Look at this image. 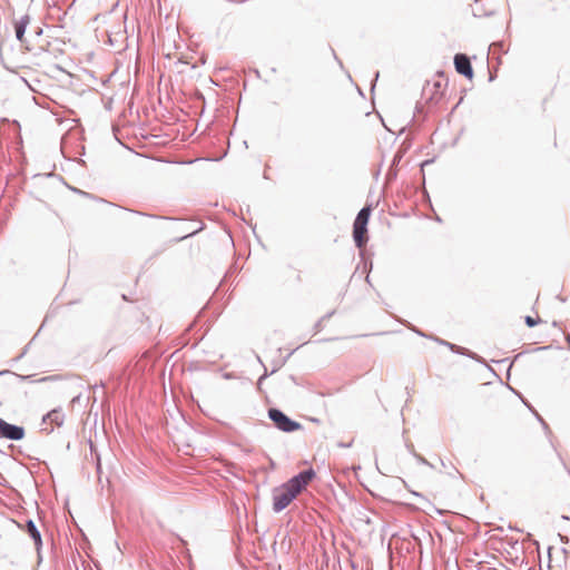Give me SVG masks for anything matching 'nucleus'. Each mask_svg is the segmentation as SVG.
<instances>
[{
	"label": "nucleus",
	"instance_id": "obj_1",
	"mask_svg": "<svg viewBox=\"0 0 570 570\" xmlns=\"http://www.w3.org/2000/svg\"><path fill=\"white\" fill-rule=\"evenodd\" d=\"M315 476L313 469H307L291 478L273 491V510L283 511L305 489Z\"/></svg>",
	"mask_w": 570,
	"mask_h": 570
},
{
	"label": "nucleus",
	"instance_id": "obj_2",
	"mask_svg": "<svg viewBox=\"0 0 570 570\" xmlns=\"http://www.w3.org/2000/svg\"><path fill=\"white\" fill-rule=\"evenodd\" d=\"M268 417L275 424V426L283 432L289 433L302 429L301 423L292 420L278 409H269Z\"/></svg>",
	"mask_w": 570,
	"mask_h": 570
},
{
	"label": "nucleus",
	"instance_id": "obj_3",
	"mask_svg": "<svg viewBox=\"0 0 570 570\" xmlns=\"http://www.w3.org/2000/svg\"><path fill=\"white\" fill-rule=\"evenodd\" d=\"M0 435L11 441H19L24 436V429L0 419Z\"/></svg>",
	"mask_w": 570,
	"mask_h": 570
},
{
	"label": "nucleus",
	"instance_id": "obj_4",
	"mask_svg": "<svg viewBox=\"0 0 570 570\" xmlns=\"http://www.w3.org/2000/svg\"><path fill=\"white\" fill-rule=\"evenodd\" d=\"M454 66L458 73L471 79L473 77V69L469 57L464 53H456L454 56Z\"/></svg>",
	"mask_w": 570,
	"mask_h": 570
},
{
	"label": "nucleus",
	"instance_id": "obj_5",
	"mask_svg": "<svg viewBox=\"0 0 570 570\" xmlns=\"http://www.w3.org/2000/svg\"><path fill=\"white\" fill-rule=\"evenodd\" d=\"M367 228L365 225L353 224V238L357 248H362L366 242Z\"/></svg>",
	"mask_w": 570,
	"mask_h": 570
},
{
	"label": "nucleus",
	"instance_id": "obj_6",
	"mask_svg": "<svg viewBox=\"0 0 570 570\" xmlns=\"http://www.w3.org/2000/svg\"><path fill=\"white\" fill-rule=\"evenodd\" d=\"M24 530L29 534V537L33 540L37 551L39 552V550L42 546V539H41L40 531L38 530L36 523L32 520H28L26 522Z\"/></svg>",
	"mask_w": 570,
	"mask_h": 570
},
{
	"label": "nucleus",
	"instance_id": "obj_7",
	"mask_svg": "<svg viewBox=\"0 0 570 570\" xmlns=\"http://www.w3.org/2000/svg\"><path fill=\"white\" fill-rule=\"evenodd\" d=\"M49 421L51 424L61 426L65 421V413L61 409H55L43 416L42 422Z\"/></svg>",
	"mask_w": 570,
	"mask_h": 570
},
{
	"label": "nucleus",
	"instance_id": "obj_8",
	"mask_svg": "<svg viewBox=\"0 0 570 570\" xmlns=\"http://www.w3.org/2000/svg\"><path fill=\"white\" fill-rule=\"evenodd\" d=\"M30 22V17L28 14L22 16L18 21L14 23V31H16V38L22 42L23 36L27 29V26Z\"/></svg>",
	"mask_w": 570,
	"mask_h": 570
},
{
	"label": "nucleus",
	"instance_id": "obj_9",
	"mask_svg": "<svg viewBox=\"0 0 570 570\" xmlns=\"http://www.w3.org/2000/svg\"><path fill=\"white\" fill-rule=\"evenodd\" d=\"M370 215H371V207L365 206L358 212L354 223L367 226Z\"/></svg>",
	"mask_w": 570,
	"mask_h": 570
},
{
	"label": "nucleus",
	"instance_id": "obj_10",
	"mask_svg": "<svg viewBox=\"0 0 570 570\" xmlns=\"http://www.w3.org/2000/svg\"><path fill=\"white\" fill-rule=\"evenodd\" d=\"M524 322L525 324L529 326V327H533L535 326L539 322H540V318H533L531 316H525L524 318Z\"/></svg>",
	"mask_w": 570,
	"mask_h": 570
},
{
	"label": "nucleus",
	"instance_id": "obj_11",
	"mask_svg": "<svg viewBox=\"0 0 570 570\" xmlns=\"http://www.w3.org/2000/svg\"><path fill=\"white\" fill-rule=\"evenodd\" d=\"M415 458L417 459V461L422 464H429V462L426 461V459H424L423 456L419 455V454H414Z\"/></svg>",
	"mask_w": 570,
	"mask_h": 570
},
{
	"label": "nucleus",
	"instance_id": "obj_12",
	"mask_svg": "<svg viewBox=\"0 0 570 570\" xmlns=\"http://www.w3.org/2000/svg\"><path fill=\"white\" fill-rule=\"evenodd\" d=\"M401 158H402V155H400V154L395 155L393 158L392 165L393 166L396 165L401 160Z\"/></svg>",
	"mask_w": 570,
	"mask_h": 570
},
{
	"label": "nucleus",
	"instance_id": "obj_13",
	"mask_svg": "<svg viewBox=\"0 0 570 570\" xmlns=\"http://www.w3.org/2000/svg\"><path fill=\"white\" fill-rule=\"evenodd\" d=\"M535 416L542 423L544 430H548V424L543 421V419L538 413H535Z\"/></svg>",
	"mask_w": 570,
	"mask_h": 570
},
{
	"label": "nucleus",
	"instance_id": "obj_14",
	"mask_svg": "<svg viewBox=\"0 0 570 570\" xmlns=\"http://www.w3.org/2000/svg\"><path fill=\"white\" fill-rule=\"evenodd\" d=\"M502 47V43L501 42H494L490 46V50L492 49H495V48H501Z\"/></svg>",
	"mask_w": 570,
	"mask_h": 570
},
{
	"label": "nucleus",
	"instance_id": "obj_15",
	"mask_svg": "<svg viewBox=\"0 0 570 570\" xmlns=\"http://www.w3.org/2000/svg\"><path fill=\"white\" fill-rule=\"evenodd\" d=\"M337 445L341 446V448H350L352 445V443L340 442Z\"/></svg>",
	"mask_w": 570,
	"mask_h": 570
},
{
	"label": "nucleus",
	"instance_id": "obj_16",
	"mask_svg": "<svg viewBox=\"0 0 570 570\" xmlns=\"http://www.w3.org/2000/svg\"><path fill=\"white\" fill-rule=\"evenodd\" d=\"M266 377H267V372L265 371V373L259 377L258 384H261L263 382V380H265Z\"/></svg>",
	"mask_w": 570,
	"mask_h": 570
},
{
	"label": "nucleus",
	"instance_id": "obj_17",
	"mask_svg": "<svg viewBox=\"0 0 570 570\" xmlns=\"http://www.w3.org/2000/svg\"><path fill=\"white\" fill-rule=\"evenodd\" d=\"M442 344L448 345L451 350H454L456 347L454 344H451V343H448V342H442Z\"/></svg>",
	"mask_w": 570,
	"mask_h": 570
},
{
	"label": "nucleus",
	"instance_id": "obj_18",
	"mask_svg": "<svg viewBox=\"0 0 570 570\" xmlns=\"http://www.w3.org/2000/svg\"><path fill=\"white\" fill-rule=\"evenodd\" d=\"M19 377H20L21 380H31V377H32V376H31V375H27V376H21V375H19Z\"/></svg>",
	"mask_w": 570,
	"mask_h": 570
},
{
	"label": "nucleus",
	"instance_id": "obj_19",
	"mask_svg": "<svg viewBox=\"0 0 570 570\" xmlns=\"http://www.w3.org/2000/svg\"><path fill=\"white\" fill-rule=\"evenodd\" d=\"M9 373H10V372H9V371H7V370H6V371H0V376H1V375H4V374H9Z\"/></svg>",
	"mask_w": 570,
	"mask_h": 570
},
{
	"label": "nucleus",
	"instance_id": "obj_20",
	"mask_svg": "<svg viewBox=\"0 0 570 570\" xmlns=\"http://www.w3.org/2000/svg\"><path fill=\"white\" fill-rule=\"evenodd\" d=\"M224 377H225V379H230V377H232V374L226 373V374L224 375Z\"/></svg>",
	"mask_w": 570,
	"mask_h": 570
},
{
	"label": "nucleus",
	"instance_id": "obj_21",
	"mask_svg": "<svg viewBox=\"0 0 570 570\" xmlns=\"http://www.w3.org/2000/svg\"><path fill=\"white\" fill-rule=\"evenodd\" d=\"M47 380H49V377H41L38 382H45Z\"/></svg>",
	"mask_w": 570,
	"mask_h": 570
},
{
	"label": "nucleus",
	"instance_id": "obj_22",
	"mask_svg": "<svg viewBox=\"0 0 570 570\" xmlns=\"http://www.w3.org/2000/svg\"><path fill=\"white\" fill-rule=\"evenodd\" d=\"M420 336H424V334L420 331H415Z\"/></svg>",
	"mask_w": 570,
	"mask_h": 570
}]
</instances>
